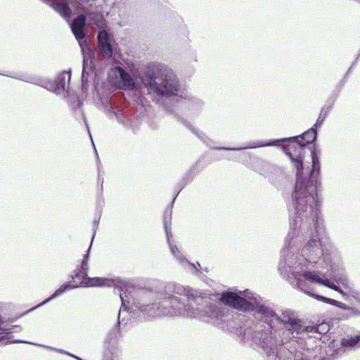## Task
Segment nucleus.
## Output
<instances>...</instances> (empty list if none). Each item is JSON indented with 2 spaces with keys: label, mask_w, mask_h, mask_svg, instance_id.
<instances>
[{
  "label": "nucleus",
  "mask_w": 360,
  "mask_h": 360,
  "mask_svg": "<svg viewBox=\"0 0 360 360\" xmlns=\"http://www.w3.org/2000/svg\"><path fill=\"white\" fill-rule=\"evenodd\" d=\"M317 136L313 126L298 136L258 141L250 147L281 146L297 169L292 193L295 216L290 219L278 264L283 277H347L339 251L323 237L325 229L318 194L319 150L314 143Z\"/></svg>",
  "instance_id": "f257e3e1"
},
{
  "label": "nucleus",
  "mask_w": 360,
  "mask_h": 360,
  "mask_svg": "<svg viewBox=\"0 0 360 360\" xmlns=\"http://www.w3.org/2000/svg\"><path fill=\"white\" fill-rule=\"evenodd\" d=\"M117 289L122 305L117 314V323L107 333L103 342L102 360H114L121 352L119 347L120 325L126 319L122 314L126 312L134 318L136 310L148 318L161 316L198 318L203 321L209 319L225 321L228 316L213 302L209 297L202 296L198 291L175 283H163L158 290L141 289L131 295L132 303L127 300L126 284L112 285Z\"/></svg>",
  "instance_id": "f03ea898"
},
{
  "label": "nucleus",
  "mask_w": 360,
  "mask_h": 360,
  "mask_svg": "<svg viewBox=\"0 0 360 360\" xmlns=\"http://www.w3.org/2000/svg\"><path fill=\"white\" fill-rule=\"evenodd\" d=\"M220 300L238 311L253 312L257 321L243 330L240 339L265 355V360H291L292 352L285 345L316 330L315 326H305L294 310L283 309L279 316L249 290L224 292Z\"/></svg>",
  "instance_id": "7ed1b4c3"
},
{
  "label": "nucleus",
  "mask_w": 360,
  "mask_h": 360,
  "mask_svg": "<svg viewBox=\"0 0 360 360\" xmlns=\"http://www.w3.org/2000/svg\"><path fill=\"white\" fill-rule=\"evenodd\" d=\"M69 22L83 56L82 89L96 78L113 58L116 42L106 29L103 0H41Z\"/></svg>",
  "instance_id": "20e7f679"
},
{
  "label": "nucleus",
  "mask_w": 360,
  "mask_h": 360,
  "mask_svg": "<svg viewBox=\"0 0 360 360\" xmlns=\"http://www.w3.org/2000/svg\"><path fill=\"white\" fill-rule=\"evenodd\" d=\"M143 84L149 91L155 94L165 110V105H174L179 112L198 114L204 101L182 91L181 82L176 72L168 65L159 63H148L141 77Z\"/></svg>",
  "instance_id": "39448f33"
},
{
  "label": "nucleus",
  "mask_w": 360,
  "mask_h": 360,
  "mask_svg": "<svg viewBox=\"0 0 360 360\" xmlns=\"http://www.w3.org/2000/svg\"><path fill=\"white\" fill-rule=\"evenodd\" d=\"M101 217V210H98L96 214V217L93 221V236L91 238V243L86 251V253L83 255V258L81 261L80 264H78L75 271L74 277L79 279H82V285L87 286H106L111 287L112 285L119 286L120 288L123 286V281L121 279L116 278H108L103 277H89V261L90 257V252L92 246V243L96 235L98 226L100 222Z\"/></svg>",
  "instance_id": "423d86ee"
},
{
  "label": "nucleus",
  "mask_w": 360,
  "mask_h": 360,
  "mask_svg": "<svg viewBox=\"0 0 360 360\" xmlns=\"http://www.w3.org/2000/svg\"><path fill=\"white\" fill-rule=\"evenodd\" d=\"M71 79V72L63 71L54 80H47L41 86L57 95L68 93L69 84Z\"/></svg>",
  "instance_id": "0eeeda50"
},
{
  "label": "nucleus",
  "mask_w": 360,
  "mask_h": 360,
  "mask_svg": "<svg viewBox=\"0 0 360 360\" xmlns=\"http://www.w3.org/2000/svg\"><path fill=\"white\" fill-rule=\"evenodd\" d=\"M168 214L169 217H171L172 209L167 208L164 215V228L167 236V243L169 245L170 252L172 255L176 258V259L184 267L188 269L192 273L196 274L199 271L198 269L195 264L190 262L179 251L176 245H173L170 243L169 235L171 233L168 231L167 223L166 221V215Z\"/></svg>",
  "instance_id": "6e6552de"
},
{
  "label": "nucleus",
  "mask_w": 360,
  "mask_h": 360,
  "mask_svg": "<svg viewBox=\"0 0 360 360\" xmlns=\"http://www.w3.org/2000/svg\"><path fill=\"white\" fill-rule=\"evenodd\" d=\"M108 77H115L113 82L123 89H132L136 86V83L131 75L121 66H116L111 68L108 72Z\"/></svg>",
  "instance_id": "1a4fd4ad"
},
{
  "label": "nucleus",
  "mask_w": 360,
  "mask_h": 360,
  "mask_svg": "<svg viewBox=\"0 0 360 360\" xmlns=\"http://www.w3.org/2000/svg\"><path fill=\"white\" fill-rule=\"evenodd\" d=\"M109 113L113 115L115 118L124 127H129L131 125V117L128 110L120 103H117L112 98H110L106 106Z\"/></svg>",
  "instance_id": "9d476101"
},
{
  "label": "nucleus",
  "mask_w": 360,
  "mask_h": 360,
  "mask_svg": "<svg viewBox=\"0 0 360 360\" xmlns=\"http://www.w3.org/2000/svg\"><path fill=\"white\" fill-rule=\"evenodd\" d=\"M76 270V269L72 271V278L73 280H78L79 281V284H75V285H73V284H71L70 283H64L63 285H61L57 290H55V292L50 296L48 298H46V300H44L43 302H40L39 304H38L37 305H36L35 307L25 311V312L22 313L20 316H25L27 314H29L30 312L44 306V304L49 303V302H51V300H53V299H56V297H59L60 295H63V293H65L66 291L68 290H72V289H74V288H77L79 287H88L87 285H82V279H79V278H75L73 276H74V273H75V271Z\"/></svg>",
  "instance_id": "9b49d317"
},
{
  "label": "nucleus",
  "mask_w": 360,
  "mask_h": 360,
  "mask_svg": "<svg viewBox=\"0 0 360 360\" xmlns=\"http://www.w3.org/2000/svg\"><path fill=\"white\" fill-rule=\"evenodd\" d=\"M165 111L171 115L174 118H175L178 122L182 123L184 126L188 128L191 131L195 134L198 139L202 141L203 143H207V140H208V137L202 131H200L195 129L190 122L186 119L183 118L181 115H179L175 110L174 105H165Z\"/></svg>",
  "instance_id": "f8f14e48"
},
{
  "label": "nucleus",
  "mask_w": 360,
  "mask_h": 360,
  "mask_svg": "<svg viewBox=\"0 0 360 360\" xmlns=\"http://www.w3.org/2000/svg\"><path fill=\"white\" fill-rule=\"evenodd\" d=\"M340 346L343 352L360 348V335L342 338Z\"/></svg>",
  "instance_id": "ddd939ff"
},
{
  "label": "nucleus",
  "mask_w": 360,
  "mask_h": 360,
  "mask_svg": "<svg viewBox=\"0 0 360 360\" xmlns=\"http://www.w3.org/2000/svg\"><path fill=\"white\" fill-rule=\"evenodd\" d=\"M249 167L256 172L262 175H265L268 172L270 165L267 161L255 157L252 158Z\"/></svg>",
  "instance_id": "4468645a"
},
{
  "label": "nucleus",
  "mask_w": 360,
  "mask_h": 360,
  "mask_svg": "<svg viewBox=\"0 0 360 360\" xmlns=\"http://www.w3.org/2000/svg\"><path fill=\"white\" fill-rule=\"evenodd\" d=\"M199 162H196L191 167V169L187 171L184 175L183 176V178H182V181H184V185L182 186L181 188L180 189V191H179L174 196V198H172V205L174 204L176 197L178 196V195L179 194L180 191L183 189V188H184L187 184H188L189 183H191L194 176L196 175L197 172H195V168L197 167L198 165Z\"/></svg>",
  "instance_id": "2eb2a0df"
},
{
  "label": "nucleus",
  "mask_w": 360,
  "mask_h": 360,
  "mask_svg": "<svg viewBox=\"0 0 360 360\" xmlns=\"http://www.w3.org/2000/svg\"><path fill=\"white\" fill-rule=\"evenodd\" d=\"M211 142H212V141L208 138V140H207V143H204L212 150H224V151H238V150H245V149H252V148H250V147L255 145V143H257V142H255L252 143H250L246 146L236 148V147H224V146H212L210 144Z\"/></svg>",
  "instance_id": "dca6fc26"
},
{
  "label": "nucleus",
  "mask_w": 360,
  "mask_h": 360,
  "mask_svg": "<svg viewBox=\"0 0 360 360\" xmlns=\"http://www.w3.org/2000/svg\"><path fill=\"white\" fill-rule=\"evenodd\" d=\"M330 110V107H328L326 109L323 108L321 110V112L319 114V116L316 122V123L313 125L314 127V129L320 128L321 125L323 124L325 119L328 116V112Z\"/></svg>",
  "instance_id": "f3484780"
},
{
  "label": "nucleus",
  "mask_w": 360,
  "mask_h": 360,
  "mask_svg": "<svg viewBox=\"0 0 360 360\" xmlns=\"http://www.w3.org/2000/svg\"><path fill=\"white\" fill-rule=\"evenodd\" d=\"M13 336L8 335H1L0 336V345H7L12 343H25V344H32L30 342L21 340H11Z\"/></svg>",
  "instance_id": "a211bd4d"
},
{
  "label": "nucleus",
  "mask_w": 360,
  "mask_h": 360,
  "mask_svg": "<svg viewBox=\"0 0 360 360\" xmlns=\"http://www.w3.org/2000/svg\"><path fill=\"white\" fill-rule=\"evenodd\" d=\"M22 330V328L19 325H12L10 327H4L3 326V329L1 331L5 335L11 336L10 335L14 333H20Z\"/></svg>",
  "instance_id": "6ab92c4d"
},
{
  "label": "nucleus",
  "mask_w": 360,
  "mask_h": 360,
  "mask_svg": "<svg viewBox=\"0 0 360 360\" xmlns=\"http://www.w3.org/2000/svg\"><path fill=\"white\" fill-rule=\"evenodd\" d=\"M39 346L41 347H46L49 349H51L52 351H57L59 353H61V354H66V355H70V353L69 352H67L64 349H56L55 347H51V346H47V345H39Z\"/></svg>",
  "instance_id": "aec40b11"
},
{
  "label": "nucleus",
  "mask_w": 360,
  "mask_h": 360,
  "mask_svg": "<svg viewBox=\"0 0 360 360\" xmlns=\"http://www.w3.org/2000/svg\"><path fill=\"white\" fill-rule=\"evenodd\" d=\"M21 314H20L18 316H16V317H11V318H8L7 320L5 321V322H8V323H14L19 318H21L20 316ZM23 316H22V317Z\"/></svg>",
  "instance_id": "412c9836"
},
{
  "label": "nucleus",
  "mask_w": 360,
  "mask_h": 360,
  "mask_svg": "<svg viewBox=\"0 0 360 360\" xmlns=\"http://www.w3.org/2000/svg\"><path fill=\"white\" fill-rule=\"evenodd\" d=\"M103 204H104L103 199L100 198V199L98 200V202H97L98 208H97L96 212L98 210H101V207H103Z\"/></svg>",
  "instance_id": "4be33fe9"
},
{
  "label": "nucleus",
  "mask_w": 360,
  "mask_h": 360,
  "mask_svg": "<svg viewBox=\"0 0 360 360\" xmlns=\"http://www.w3.org/2000/svg\"><path fill=\"white\" fill-rule=\"evenodd\" d=\"M81 114H82V117H83V119H84V122L85 125H86V128H87V130H88L89 133L90 134V130H89V124H88V122H87V120H86V117H85V115H84V112H82H82H81Z\"/></svg>",
  "instance_id": "5701e85b"
},
{
  "label": "nucleus",
  "mask_w": 360,
  "mask_h": 360,
  "mask_svg": "<svg viewBox=\"0 0 360 360\" xmlns=\"http://www.w3.org/2000/svg\"><path fill=\"white\" fill-rule=\"evenodd\" d=\"M69 356H71V357H72V358H74V359H77V360H82V358H80L79 356H77V355H75V354H71V353H70V355H69Z\"/></svg>",
  "instance_id": "b1692460"
},
{
  "label": "nucleus",
  "mask_w": 360,
  "mask_h": 360,
  "mask_svg": "<svg viewBox=\"0 0 360 360\" xmlns=\"http://www.w3.org/2000/svg\"><path fill=\"white\" fill-rule=\"evenodd\" d=\"M82 105V102H80L79 101H77V108H81Z\"/></svg>",
  "instance_id": "393cba45"
},
{
  "label": "nucleus",
  "mask_w": 360,
  "mask_h": 360,
  "mask_svg": "<svg viewBox=\"0 0 360 360\" xmlns=\"http://www.w3.org/2000/svg\"><path fill=\"white\" fill-rule=\"evenodd\" d=\"M93 146H94V148L95 153H96V157H97V159L98 160V153H97V150H96V147H95V145H94V143H93Z\"/></svg>",
  "instance_id": "a878e982"
},
{
  "label": "nucleus",
  "mask_w": 360,
  "mask_h": 360,
  "mask_svg": "<svg viewBox=\"0 0 360 360\" xmlns=\"http://www.w3.org/2000/svg\"><path fill=\"white\" fill-rule=\"evenodd\" d=\"M354 65V63L351 65V67H350V68H349V69L348 70V71H347V74H348V73L351 71V70H352V67H353V65Z\"/></svg>",
  "instance_id": "bb28decb"
}]
</instances>
